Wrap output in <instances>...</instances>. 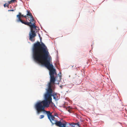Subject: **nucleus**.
Here are the masks:
<instances>
[{"instance_id":"nucleus-4","label":"nucleus","mask_w":127,"mask_h":127,"mask_svg":"<svg viewBox=\"0 0 127 127\" xmlns=\"http://www.w3.org/2000/svg\"><path fill=\"white\" fill-rule=\"evenodd\" d=\"M48 89H47L46 92L44 95V96L51 101L52 100L51 97L52 96L54 99L56 101L58 100V98L57 96V93H53V90L51 88V83L50 82L48 84Z\"/></svg>"},{"instance_id":"nucleus-23","label":"nucleus","mask_w":127,"mask_h":127,"mask_svg":"<svg viewBox=\"0 0 127 127\" xmlns=\"http://www.w3.org/2000/svg\"><path fill=\"white\" fill-rule=\"evenodd\" d=\"M14 0H11V1L14 2Z\"/></svg>"},{"instance_id":"nucleus-1","label":"nucleus","mask_w":127,"mask_h":127,"mask_svg":"<svg viewBox=\"0 0 127 127\" xmlns=\"http://www.w3.org/2000/svg\"><path fill=\"white\" fill-rule=\"evenodd\" d=\"M41 44L38 41L34 43L32 49L33 59L38 64H42V60H45V62L48 61L49 57L50 60L51 59V57L48 56L49 53L47 47L42 42H41Z\"/></svg>"},{"instance_id":"nucleus-26","label":"nucleus","mask_w":127,"mask_h":127,"mask_svg":"<svg viewBox=\"0 0 127 127\" xmlns=\"http://www.w3.org/2000/svg\"><path fill=\"white\" fill-rule=\"evenodd\" d=\"M55 116H57V115H56Z\"/></svg>"},{"instance_id":"nucleus-25","label":"nucleus","mask_w":127,"mask_h":127,"mask_svg":"<svg viewBox=\"0 0 127 127\" xmlns=\"http://www.w3.org/2000/svg\"><path fill=\"white\" fill-rule=\"evenodd\" d=\"M68 111H69V110H68Z\"/></svg>"},{"instance_id":"nucleus-2","label":"nucleus","mask_w":127,"mask_h":127,"mask_svg":"<svg viewBox=\"0 0 127 127\" xmlns=\"http://www.w3.org/2000/svg\"><path fill=\"white\" fill-rule=\"evenodd\" d=\"M50 63V58L49 57L48 61L45 62L44 63V65L49 70V74L50 78V82L54 83L55 81L57 80L58 77L59 78V81H61V75L57 76L55 78L54 77V75H56L57 74L56 69L53 67V65L51 64Z\"/></svg>"},{"instance_id":"nucleus-14","label":"nucleus","mask_w":127,"mask_h":127,"mask_svg":"<svg viewBox=\"0 0 127 127\" xmlns=\"http://www.w3.org/2000/svg\"><path fill=\"white\" fill-rule=\"evenodd\" d=\"M24 17H25L26 19H28L27 18V17L26 16H24Z\"/></svg>"},{"instance_id":"nucleus-9","label":"nucleus","mask_w":127,"mask_h":127,"mask_svg":"<svg viewBox=\"0 0 127 127\" xmlns=\"http://www.w3.org/2000/svg\"><path fill=\"white\" fill-rule=\"evenodd\" d=\"M30 23H31V22H25L24 24L26 25H27L30 26Z\"/></svg>"},{"instance_id":"nucleus-7","label":"nucleus","mask_w":127,"mask_h":127,"mask_svg":"<svg viewBox=\"0 0 127 127\" xmlns=\"http://www.w3.org/2000/svg\"><path fill=\"white\" fill-rule=\"evenodd\" d=\"M17 17L18 18V19L17 20V22H20L22 24H24L25 22L23 21L19 17V15H18L17 16Z\"/></svg>"},{"instance_id":"nucleus-8","label":"nucleus","mask_w":127,"mask_h":127,"mask_svg":"<svg viewBox=\"0 0 127 127\" xmlns=\"http://www.w3.org/2000/svg\"><path fill=\"white\" fill-rule=\"evenodd\" d=\"M27 13L26 14L27 16H30L31 17L32 16V14L29 11L27 10Z\"/></svg>"},{"instance_id":"nucleus-20","label":"nucleus","mask_w":127,"mask_h":127,"mask_svg":"<svg viewBox=\"0 0 127 127\" xmlns=\"http://www.w3.org/2000/svg\"><path fill=\"white\" fill-rule=\"evenodd\" d=\"M60 87L61 89L63 87H62V86H60Z\"/></svg>"},{"instance_id":"nucleus-21","label":"nucleus","mask_w":127,"mask_h":127,"mask_svg":"<svg viewBox=\"0 0 127 127\" xmlns=\"http://www.w3.org/2000/svg\"><path fill=\"white\" fill-rule=\"evenodd\" d=\"M40 38V41L41 42V39H42V38H41V37H40V38Z\"/></svg>"},{"instance_id":"nucleus-22","label":"nucleus","mask_w":127,"mask_h":127,"mask_svg":"<svg viewBox=\"0 0 127 127\" xmlns=\"http://www.w3.org/2000/svg\"><path fill=\"white\" fill-rule=\"evenodd\" d=\"M37 112V114H38L40 113V112L38 111V112Z\"/></svg>"},{"instance_id":"nucleus-5","label":"nucleus","mask_w":127,"mask_h":127,"mask_svg":"<svg viewBox=\"0 0 127 127\" xmlns=\"http://www.w3.org/2000/svg\"><path fill=\"white\" fill-rule=\"evenodd\" d=\"M47 114L48 118L53 124H55L57 126L60 127H66V125L62 124L61 121H57L55 120V118L50 112H43Z\"/></svg>"},{"instance_id":"nucleus-12","label":"nucleus","mask_w":127,"mask_h":127,"mask_svg":"<svg viewBox=\"0 0 127 127\" xmlns=\"http://www.w3.org/2000/svg\"><path fill=\"white\" fill-rule=\"evenodd\" d=\"M31 19L32 20V22H33V21H34V19H33V17L32 16L31 17Z\"/></svg>"},{"instance_id":"nucleus-18","label":"nucleus","mask_w":127,"mask_h":127,"mask_svg":"<svg viewBox=\"0 0 127 127\" xmlns=\"http://www.w3.org/2000/svg\"><path fill=\"white\" fill-rule=\"evenodd\" d=\"M38 35L39 37V38H40V37H41L40 35V34L39 33H38Z\"/></svg>"},{"instance_id":"nucleus-3","label":"nucleus","mask_w":127,"mask_h":127,"mask_svg":"<svg viewBox=\"0 0 127 127\" xmlns=\"http://www.w3.org/2000/svg\"><path fill=\"white\" fill-rule=\"evenodd\" d=\"M44 100L40 101H38L35 105L34 107L37 111H47L45 110V107H49L50 103H52L55 106V104L52 103V100L44 96Z\"/></svg>"},{"instance_id":"nucleus-15","label":"nucleus","mask_w":127,"mask_h":127,"mask_svg":"<svg viewBox=\"0 0 127 127\" xmlns=\"http://www.w3.org/2000/svg\"><path fill=\"white\" fill-rule=\"evenodd\" d=\"M30 21L31 22V23H30V24H32L31 23V22H32V20L31 19L30 20Z\"/></svg>"},{"instance_id":"nucleus-27","label":"nucleus","mask_w":127,"mask_h":127,"mask_svg":"<svg viewBox=\"0 0 127 127\" xmlns=\"http://www.w3.org/2000/svg\"><path fill=\"white\" fill-rule=\"evenodd\" d=\"M70 125H71L70 124Z\"/></svg>"},{"instance_id":"nucleus-13","label":"nucleus","mask_w":127,"mask_h":127,"mask_svg":"<svg viewBox=\"0 0 127 127\" xmlns=\"http://www.w3.org/2000/svg\"><path fill=\"white\" fill-rule=\"evenodd\" d=\"M4 7H5L6 6H8V4H6V3L4 5Z\"/></svg>"},{"instance_id":"nucleus-19","label":"nucleus","mask_w":127,"mask_h":127,"mask_svg":"<svg viewBox=\"0 0 127 127\" xmlns=\"http://www.w3.org/2000/svg\"><path fill=\"white\" fill-rule=\"evenodd\" d=\"M75 125H77L78 126H79V124H77V123H75Z\"/></svg>"},{"instance_id":"nucleus-10","label":"nucleus","mask_w":127,"mask_h":127,"mask_svg":"<svg viewBox=\"0 0 127 127\" xmlns=\"http://www.w3.org/2000/svg\"><path fill=\"white\" fill-rule=\"evenodd\" d=\"M44 117V116L43 115H41L40 116V119H42Z\"/></svg>"},{"instance_id":"nucleus-24","label":"nucleus","mask_w":127,"mask_h":127,"mask_svg":"<svg viewBox=\"0 0 127 127\" xmlns=\"http://www.w3.org/2000/svg\"><path fill=\"white\" fill-rule=\"evenodd\" d=\"M69 112V113H71V112H70H70Z\"/></svg>"},{"instance_id":"nucleus-16","label":"nucleus","mask_w":127,"mask_h":127,"mask_svg":"<svg viewBox=\"0 0 127 127\" xmlns=\"http://www.w3.org/2000/svg\"><path fill=\"white\" fill-rule=\"evenodd\" d=\"M14 11V10H13V9H12V10H8V11Z\"/></svg>"},{"instance_id":"nucleus-17","label":"nucleus","mask_w":127,"mask_h":127,"mask_svg":"<svg viewBox=\"0 0 127 127\" xmlns=\"http://www.w3.org/2000/svg\"><path fill=\"white\" fill-rule=\"evenodd\" d=\"M21 17H24V15L23 14H21Z\"/></svg>"},{"instance_id":"nucleus-11","label":"nucleus","mask_w":127,"mask_h":127,"mask_svg":"<svg viewBox=\"0 0 127 127\" xmlns=\"http://www.w3.org/2000/svg\"><path fill=\"white\" fill-rule=\"evenodd\" d=\"M21 12H19V14L18 15H17V16L18 15H19V17L20 18V17H21Z\"/></svg>"},{"instance_id":"nucleus-6","label":"nucleus","mask_w":127,"mask_h":127,"mask_svg":"<svg viewBox=\"0 0 127 127\" xmlns=\"http://www.w3.org/2000/svg\"><path fill=\"white\" fill-rule=\"evenodd\" d=\"M31 27V30L29 33V39L32 41H33L32 38L36 36L35 30L36 29L37 26H35L34 24L32 23V25H30Z\"/></svg>"}]
</instances>
